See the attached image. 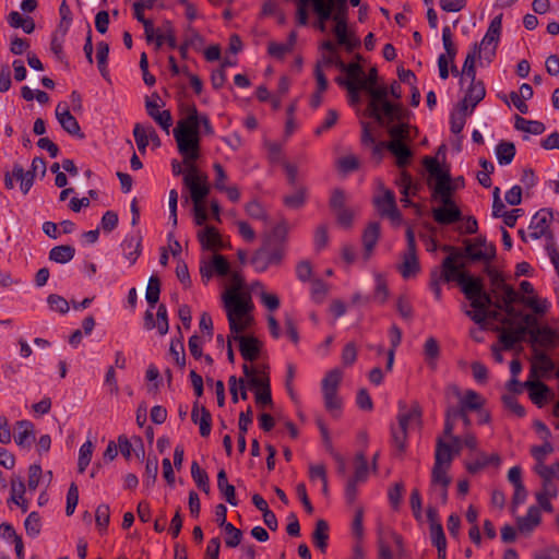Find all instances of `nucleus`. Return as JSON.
<instances>
[{
  "label": "nucleus",
  "mask_w": 559,
  "mask_h": 559,
  "mask_svg": "<svg viewBox=\"0 0 559 559\" xmlns=\"http://www.w3.org/2000/svg\"><path fill=\"white\" fill-rule=\"evenodd\" d=\"M309 8L317 16V27L321 32H325L328 22H333L332 32L337 45L346 51L352 52L360 46V39L348 29L347 0H299V8L296 10L298 25L308 24Z\"/></svg>",
  "instance_id": "1"
},
{
  "label": "nucleus",
  "mask_w": 559,
  "mask_h": 559,
  "mask_svg": "<svg viewBox=\"0 0 559 559\" xmlns=\"http://www.w3.org/2000/svg\"><path fill=\"white\" fill-rule=\"evenodd\" d=\"M200 116L195 106H191L185 118L177 122L174 138L183 162L200 158Z\"/></svg>",
  "instance_id": "2"
},
{
  "label": "nucleus",
  "mask_w": 559,
  "mask_h": 559,
  "mask_svg": "<svg viewBox=\"0 0 559 559\" xmlns=\"http://www.w3.org/2000/svg\"><path fill=\"white\" fill-rule=\"evenodd\" d=\"M222 299L231 334H240L253 324L254 305L250 295L238 296L234 290L224 292Z\"/></svg>",
  "instance_id": "3"
},
{
  "label": "nucleus",
  "mask_w": 559,
  "mask_h": 559,
  "mask_svg": "<svg viewBox=\"0 0 559 559\" xmlns=\"http://www.w3.org/2000/svg\"><path fill=\"white\" fill-rule=\"evenodd\" d=\"M500 311L501 309L497 308L495 310H490L489 307L486 311V321L488 319L500 321L503 326L497 328V331L500 332L499 340L502 343L504 349H511L513 346L521 342L527 333V325L531 322V316L526 314L522 318L521 321L515 322V318L519 316L516 312L515 316L502 317Z\"/></svg>",
  "instance_id": "4"
},
{
  "label": "nucleus",
  "mask_w": 559,
  "mask_h": 559,
  "mask_svg": "<svg viewBox=\"0 0 559 559\" xmlns=\"http://www.w3.org/2000/svg\"><path fill=\"white\" fill-rule=\"evenodd\" d=\"M370 96L369 109L371 116L381 124H389L402 117V107L399 103L388 100L389 92L385 86L365 87Z\"/></svg>",
  "instance_id": "5"
},
{
  "label": "nucleus",
  "mask_w": 559,
  "mask_h": 559,
  "mask_svg": "<svg viewBox=\"0 0 559 559\" xmlns=\"http://www.w3.org/2000/svg\"><path fill=\"white\" fill-rule=\"evenodd\" d=\"M462 293L471 301V307L474 309L465 310V314L476 324H485L487 308L495 304L492 297L484 290L481 281L477 278L475 282L465 285Z\"/></svg>",
  "instance_id": "6"
},
{
  "label": "nucleus",
  "mask_w": 559,
  "mask_h": 559,
  "mask_svg": "<svg viewBox=\"0 0 559 559\" xmlns=\"http://www.w3.org/2000/svg\"><path fill=\"white\" fill-rule=\"evenodd\" d=\"M197 160L198 159H191L189 162L182 160V164L186 166L183 183L190 192V198L193 202V205L204 203L205 198L210 193L207 176L199 170L198 166L195 165Z\"/></svg>",
  "instance_id": "7"
},
{
  "label": "nucleus",
  "mask_w": 559,
  "mask_h": 559,
  "mask_svg": "<svg viewBox=\"0 0 559 559\" xmlns=\"http://www.w3.org/2000/svg\"><path fill=\"white\" fill-rule=\"evenodd\" d=\"M424 165L429 173L430 178L435 180L433 185L429 182L431 198L445 197L448 193H453L455 186L451 181L450 174L441 168L437 158L426 156L424 158Z\"/></svg>",
  "instance_id": "8"
},
{
  "label": "nucleus",
  "mask_w": 559,
  "mask_h": 559,
  "mask_svg": "<svg viewBox=\"0 0 559 559\" xmlns=\"http://www.w3.org/2000/svg\"><path fill=\"white\" fill-rule=\"evenodd\" d=\"M444 250L451 251V254L442 262V274L440 277L445 282H456L463 290L465 285L475 282L477 278L462 271V265L457 264V261L463 257L459 250L449 246L444 247Z\"/></svg>",
  "instance_id": "9"
},
{
  "label": "nucleus",
  "mask_w": 559,
  "mask_h": 559,
  "mask_svg": "<svg viewBox=\"0 0 559 559\" xmlns=\"http://www.w3.org/2000/svg\"><path fill=\"white\" fill-rule=\"evenodd\" d=\"M343 372L335 368L330 370L322 380V394L324 406L333 416H338L342 407V400L337 394Z\"/></svg>",
  "instance_id": "10"
},
{
  "label": "nucleus",
  "mask_w": 559,
  "mask_h": 559,
  "mask_svg": "<svg viewBox=\"0 0 559 559\" xmlns=\"http://www.w3.org/2000/svg\"><path fill=\"white\" fill-rule=\"evenodd\" d=\"M452 194L453 193H448L445 197H432L433 201L441 204L432 209V217L435 222L440 225H451L462 218V212L455 204Z\"/></svg>",
  "instance_id": "11"
},
{
  "label": "nucleus",
  "mask_w": 559,
  "mask_h": 559,
  "mask_svg": "<svg viewBox=\"0 0 559 559\" xmlns=\"http://www.w3.org/2000/svg\"><path fill=\"white\" fill-rule=\"evenodd\" d=\"M374 205L381 216L388 217L395 226L402 224V214L397 209L395 194L390 189H381L373 198Z\"/></svg>",
  "instance_id": "12"
},
{
  "label": "nucleus",
  "mask_w": 559,
  "mask_h": 559,
  "mask_svg": "<svg viewBox=\"0 0 559 559\" xmlns=\"http://www.w3.org/2000/svg\"><path fill=\"white\" fill-rule=\"evenodd\" d=\"M407 248L403 255V263L400 266V272L404 278L415 276L419 270V262L416 255V241L415 234L411 226L406 229Z\"/></svg>",
  "instance_id": "13"
},
{
  "label": "nucleus",
  "mask_w": 559,
  "mask_h": 559,
  "mask_svg": "<svg viewBox=\"0 0 559 559\" xmlns=\"http://www.w3.org/2000/svg\"><path fill=\"white\" fill-rule=\"evenodd\" d=\"M502 14H499L491 20L484 38L480 44H477L479 53L484 51L485 57L489 60L496 55V49L500 40Z\"/></svg>",
  "instance_id": "14"
},
{
  "label": "nucleus",
  "mask_w": 559,
  "mask_h": 559,
  "mask_svg": "<svg viewBox=\"0 0 559 559\" xmlns=\"http://www.w3.org/2000/svg\"><path fill=\"white\" fill-rule=\"evenodd\" d=\"M283 255L284 251L281 247L271 248L269 245H264L254 252L251 258V264L257 272L262 273L266 271L270 265L278 264Z\"/></svg>",
  "instance_id": "15"
},
{
  "label": "nucleus",
  "mask_w": 559,
  "mask_h": 559,
  "mask_svg": "<svg viewBox=\"0 0 559 559\" xmlns=\"http://www.w3.org/2000/svg\"><path fill=\"white\" fill-rule=\"evenodd\" d=\"M336 67L340 71L345 68V62L341 59V57L336 53H323L321 58L317 61L314 68V78L318 83V87L320 91H325L328 88V80L324 74V70L331 67Z\"/></svg>",
  "instance_id": "16"
},
{
  "label": "nucleus",
  "mask_w": 559,
  "mask_h": 559,
  "mask_svg": "<svg viewBox=\"0 0 559 559\" xmlns=\"http://www.w3.org/2000/svg\"><path fill=\"white\" fill-rule=\"evenodd\" d=\"M421 424V408L418 403L407 405L405 402L399 403L397 425L412 430Z\"/></svg>",
  "instance_id": "17"
},
{
  "label": "nucleus",
  "mask_w": 559,
  "mask_h": 559,
  "mask_svg": "<svg viewBox=\"0 0 559 559\" xmlns=\"http://www.w3.org/2000/svg\"><path fill=\"white\" fill-rule=\"evenodd\" d=\"M466 255L474 261H490L496 254V248L492 243H488L485 238L478 237L473 241H466Z\"/></svg>",
  "instance_id": "18"
},
{
  "label": "nucleus",
  "mask_w": 559,
  "mask_h": 559,
  "mask_svg": "<svg viewBox=\"0 0 559 559\" xmlns=\"http://www.w3.org/2000/svg\"><path fill=\"white\" fill-rule=\"evenodd\" d=\"M552 219V212L548 209H542L535 213V215L531 219V224L528 226L530 234L528 236L532 239H539L544 236L552 239V235L549 233V224Z\"/></svg>",
  "instance_id": "19"
},
{
  "label": "nucleus",
  "mask_w": 559,
  "mask_h": 559,
  "mask_svg": "<svg viewBox=\"0 0 559 559\" xmlns=\"http://www.w3.org/2000/svg\"><path fill=\"white\" fill-rule=\"evenodd\" d=\"M492 293L498 299L495 302L496 308L503 310L510 317L516 314L513 304L516 301L518 293L512 286L503 282L501 286L499 285L496 289L492 290Z\"/></svg>",
  "instance_id": "20"
},
{
  "label": "nucleus",
  "mask_w": 559,
  "mask_h": 559,
  "mask_svg": "<svg viewBox=\"0 0 559 559\" xmlns=\"http://www.w3.org/2000/svg\"><path fill=\"white\" fill-rule=\"evenodd\" d=\"M485 95L486 90L484 83L474 79V81H471V85L459 105L462 106V110H469L473 112L474 108L484 99Z\"/></svg>",
  "instance_id": "21"
},
{
  "label": "nucleus",
  "mask_w": 559,
  "mask_h": 559,
  "mask_svg": "<svg viewBox=\"0 0 559 559\" xmlns=\"http://www.w3.org/2000/svg\"><path fill=\"white\" fill-rule=\"evenodd\" d=\"M449 391L459 397V402L464 411H479L485 404V400L474 390H467L463 395L456 385H450Z\"/></svg>",
  "instance_id": "22"
},
{
  "label": "nucleus",
  "mask_w": 559,
  "mask_h": 559,
  "mask_svg": "<svg viewBox=\"0 0 559 559\" xmlns=\"http://www.w3.org/2000/svg\"><path fill=\"white\" fill-rule=\"evenodd\" d=\"M233 338L239 342V350L245 360L253 361L260 353V342L253 336L233 334Z\"/></svg>",
  "instance_id": "23"
},
{
  "label": "nucleus",
  "mask_w": 559,
  "mask_h": 559,
  "mask_svg": "<svg viewBox=\"0 0 559 559\" xmlns=\"http://www.w3.org/2000/svg\"><path fill=\"white\" fill-rule=\"evenodd\" d=\"M540 521V508L532 506L528 508L526 515L516 519L518 530L522 534H530L539 525Z\"/></svg>",
  "instance_id": "24"
},
{
  "label": "nucleus",
  "mask_w": 559,
  "mask_h": 559,
  "mask_svg": "<svg viewBox=\"0 0 559 559\" xmlns=\"http://www.w3.org/2000/svg\"><path fill=\"white\" fill-rule=\"evenodd\" d=\"M191 419L194 424L199 425L200 435L202 437L210 436L212 429V415L204 406H200L198 402L193 405Z\"/></svg>",
  "instance_id": "25"
},
{
  "label": "nucleus",
  "mask_w": 559,
  "mask_h": 559,
  "mask_svg": "<svg viewBox=\"0 0 559 559\" xmlns=\"http://www.w3.org/2000/svg\"><path fill=\"white\" fill-rule=\"evenodd\" d=\"M147 115L160 126L163 130L169 133L173 124V117L169 110L159 111V106L156 102L147 99L145 103Z\"/></svg>",
  "instance_id": "26"
},
{
  "label": "nucleus",
  "mask_w": 559,
  "mask_h": 559,
  "mask_svg": "<svg viewBox=\"0 0 559 559\" xmlns=\"http://www.w3.org/2000/svg\"><path fill=\"white\" fill-rule=\"evenodd\" d=\"M251 389H255V402L259 406L264 407L272 404L270 378L263 377L252 379Z\"/></svg>",
  "instance_id": "27"
},
{
  "label": "nucleus",
  "mask_w": 559,
  "mask_h": 559,
  "mask_svg": "<svg viewBox=\"0 0 559 559\" xmlns=\"http://www.w3.org/2000/svg\"><path fill=\"white\" fill-rule=\"evenodd\" d=\"M14 440L22 448H29L35 440L34 425L29 420H20L16 424Z\"/></svg>",
  "instance_id": "28"
},
{
  "label": "nucleus",
  "mask_w": 559,
  "mask_h": 559,
  "mask_svg": "<svg viewBox=\"0 0 559 559\" xmlns=\"http://www.w3.org/2000/svg\"><path fill=\"white\" fill-rule=\"evenodd\" d=\"M198 239L202 248L206 250H215L223 246L221 236L213 226H204L203 229L199 230Z\"/></svg>",
  "instance_id": "29"
},
{
  "label": "nucleus",
  "mask_w": 559,
  "mask_h": 559,
  "mask_svg": "<svg viewBox=\"0 0 559 559\" xmlns=\"http://www.w3.org/2000/svg\"><path fill=\"white\" fill-rule=\"evenodd\" d=\"M386 147L396 158V165L400 168H403L406 165H408L413 156V153L411 148L405 144V142H402L400 140L390 141L388 142Z\"/></svg>",
  "instance_id": "30"
},
{
  "label": "nucleus",
  "mask_w": 559,
  "mask_h": 559,
  "mask_svg": "<svg viewBox=\"0 0 559 559\" xmlns=\"http://www.w3.org/2000/svg\"><path fill=\"white\" fill-rule=\"evenodd\" d=\"M454 456L452 445L439 437L436 442L435 464L450 466Z\"/></svg>",
  "instance_id": "31"
},
{
  "label": "nucleus",
  "mask_w": 559,
  "mask_h": 559,
  "mask_svg": "<svg viewBox=\"0 0 559 559\" xmlns=\"http://www.w3.org/2000/svg\"><path fill=\"white\" fill-rule=\"evenodd\" d=\"M123 254L129 260L130 264H133L139 254L141 247V237L138 234H131L126 237L121 243Z\"/></svg>",
  "instance_id": "32"
},
{
  "label": "nucleus",
  "mask_w": 559,
  "mask_h": 559,
  "mask_svg": "<svg viewBox=\"0 0 559 559\" xmlns=\"http://www.w3.org/2000/svg\"><path fill=\"white\" fill-rule=\"evenodd\" d=\"M342 72L346 73L347 79H343L338 76L336 79V82L340 85H347L348 83H356L360 84L364 79V69L359 63H345V68L341 70Z\"/></svg>",
  "instance_id": "33"
},
{
  "label": "nucleus",
  "mask_w": 559,
  "mask_h": 559,
  "mask_svg": "<svg viewBox=\"0 0 559 559\" xmlns=\"http://www.w3.org/2000/svg\"><path fill=\"white\" fill-rule=\"evenodd\" d=\"M380 236V226L378 223H371L365 229L362 235V243L365 247V258L368 260L371 255V252L379 239Z\"/></svg>",
  "instance_id": "34"
},
{
  "label": "nucleus",
  "mask_w": 559,
  "mask_h": 559,
  "mask_svg": "<svg viewBox=\"0 0 559 559\" xmlns=\"http://www.w3.org/2000/svg\"><path fill=\"white\" fill-rule=\"evenodd\" d=\"M217 487L221 493L224 496L226 501L231 506H237L238 500L236 498L235 487L227 480V474L224 469H221L217 474Z\"/></svg>",
  "instance_id": "35"
},
{
  "label": "nucleus",
  "mask_w": 559,
  "mask_h": 559,
  "mask_svg": "<svg viewBox=\"0 0 559 559\" xmlns=\"http://www.w3.org/2000/svg\"><path fill=\"white\" fill-rule=\"evenodd\" d=\"M329 539V525L324 520H318L312 533V542L321 551H325Z\"/></svg>",
  "instance_id": "36"
},
{
  "label": "nucleus",
  "mask_w": 559,
  "mask_h": 559,
  "mask_svg": "<svg viewBox=\"0 0 559 559\" xmlns=\"http://www.w3.org/2000/svg\"><path fill=\"white\" fill-rule=\"evenodd\" d=\"M389 337L391 347L388 350L386 370L391 371L394 364L395 350L402 341V331L399 326L393 324L389 330Z\"/></svg>",
  "instance_id": "37"
},
{
  "label": "nucleus",
  "mask_w": 559,
  "mask_h": 559,
  "mask_svg": "<svg viewBox=\"0 0 559 559\" xmlns=\"http://www.w3.org/2000/svg\"><path fill=\"white\" fill-rule=\"evenodd\" d=\"M75 254V249L69 245L56 246L49 251V259L56 263L70 262Z\"/></svg>",
  "instance_id": "38"
},
{
  "label": "nucleus",
  "mask_w": 559,
  "mask_h": 559,
  "mask_svg": "<svg viewBox=\"0 0 559 559\" xmlns=\"http://www.w3.org/2000/svg\"><path fill=\"white\" fill-rule=\"evenodd\" d=\"M479 55V48L477 44H474L464 61L461 82H463L464 79H469L471 81L476 79L475 60Z\"/></svg>",
  "instance_id": "39"
},
{
  "label": "nucleus",
  "mask_w": 559,
  "mask_h": 559,
  "mask_svg": "<svg viewBox=\"0 0 559 559\" xmlns=\"http://www.w3.org/2000/svg\"><path fill=\"white\" fill-rule=\"evenodd\" d=\"M514 127L516 130L535 135L544 133L546 129L543 122L536 120H527L521 116L515 117Z\"/></svg>",
  "instance_id": "40"
},
{
  "label": "nucleus",
  "mask_w": 559,
  "mask_h": 559,
  "mask_svg": "<svg viewBox=\"0 0 559 559\" xmlns=\"http://www.w3.org/2000/svg\"><path fill=\"white\" fill-rule=\"evenodd\" d=\"M524 385L530 391V397L533 401V403L537 404L538 406H542V404L546 400V395L548 392V388L540 381H526Z\"/></svg>",
  "instance_id": "41"
},
{
  "label": "nucleus",
  "mask_w": 559,
  "mask_h": 559,
  "mask_svg": "<svg viewBox=\"0 0 559 559\" xmlns=\"http://www.w3.org/2000/svg\"><path fill=\"white\" fill-rule=\"evenodd\" d=\"M500 459L497 454L487 455L485 453L478 454V456L466 464V468L469 473H477L484 467L490 464H499Z\"/></svg>",
  "instance_id": "42"
},
{
  "label": "nucleus",
  "mask_w": 559,
  "mask_h": 559,
  "mask_svg": "<svg viewBox=\"0 0 559 559\" xmlns=\"http://www.w3.org/2000/svg\"><path fill=\"white\" fill-rule=\"evenodd\" d=\"M515 155V146L512 142L501 141L496 146V156L500 165H509Z\"/></svg>",
  "instance_id": "43"
},
{
  "label": "nucleus",
  "mask_w": 559,
  "mask_h": 559,
  "mask_svg": "<svg viewBox=\"0 0 559 559\" xmlns=\"http://www.w3.org/2000/svg\"><path fill=\"white\" fill-rule=\"evenodd\" d=\"M144 9L145 8L143 7V4H141L139 1L133 4L134 16L140 23L143 24L145 38H146L147 43H152L154 34H155V27L151 20L144 17V14H143Z\"/></svg>",
  "instance_id": "44"
},
{
  "label": "nucleus",
  "mask_w": 559,
  "mask_h": 559,
  "mask_svg": "<svg viewBox=\"0 0 559 559\" xmlns=\"http://www.w3.org/2000/svg\"><path fill=\"white\" fill-rule=\"evenodd\" d=\"M450 466L433 464L431 474V484L433 488L448 487L451 483V478L448 476V469Z\"/></svg>",
  "instance_id": "45"
},
{
  "label": "nucleus",
  "mask_w": 559,
  "mask_h": 559,
  "mask_svg": "<svg viewBox=\"0 0 559 559\" xmlns=\"http://www.w3.org/2000/svg\"><path fill=\"white\" fill-rule=\"evenodd\" d=\"M191 476L203 492L209 493L210 492V483H209V476L207 473L202 469L199 464L193 461L191 464Z\"/></svg>",
  "instance_id": "46"
},
{
  "label": "nucleus",
  "mask_w": 559,
  "mask_h": 559,
  "mask_svg": "<svg viewBox=\"0 0 559 559\" xmlns=\"http://www.w3.org/2000/svg\"><path fill=\"white\" fill-rule=\"evenodd\" d=\"M61 128L70 135L84 139V133L81 131L78 120L70 114H63L62 119L58 120Z\"/></svg>",
  "instance_id": "47"
},
{
  "label": "nucleus",
  "mask_w": 559,
  "mask_h": 559,
  "mask_svg": "<svg viewBox=\"0 0 559 559\" xmlns=\"http://www.w3.org/2000/svg\"><path fill=\"white\" fill-rule=\"evenodd\" d=\"M472 112L469 110H462V106L459 105L457 109L451 114L450 117V124H451V131L454 134H459L462 132L465 122H466V116L471 115Z\"/></svg>",
  "instance_id": "48"
},
{
  "label": "nucleus",
  "mask_w": 559,
  "mask_h": 559,
  "mask_svg": "<svg viewBox=\"0 0 559 559\" xmlns=\"http://www.w3.org/2000/svg\"><path fill=\"white\" fill-rule=\"evenodd\" d=\"M430 538L438 552H447V539L441 524L430 525Z\"/></svg>",
  "instance_id": "49"
},
{
  "label": "nucleus",
  "mask_w": 559,
  "mask_h": 559,
  "mask_svg": "<svg viewBox=\"0 0 559 559\" xmlns=\"http://www.w3.org/2000/svg\"><path fill=\"white\" fill-rule=\"evenodd\" d=\"M160 294V282L155 275H152L148 280L145 298L148 305L153 308L159 299Z\"/></svg>",
  "instance_id": "50"
},
{
  "label": "nucleus",
  "mask_w": 559,
  "mask_h": 559,
  "mask_svg": "<svg viewBox=\"0 0 559 559\" xmlns=\"http://www.w3.org/2000/svg\"><path fill=\"white\" fill-rule=\"evenodd\" d=\"M93 443L87 440L84 442L79 450V460H78V469L80 473H83L88 466L92 454H93Z\"/></svg>",
  "instance_id": "51"
},
{
  "label": "nucleus",
  "mask_w": 559,
  "mask_h": 559,
  "mask_svg": "<svg viewBox=\"0 0 559 559\" xmlns=\"http://www.w3.org/2000/svg\"><path fill=\"white\" fill-rule=\"evenodd\" d=\"M396 185L402 195H414L417 192V186L414 185L412 176L405 170L401 171L400 177L396 180Z\"/></svg>",
  "instance_id": "52"
},
{
  "label": "nucleus",
  "mask_w": 559,
  "mask_h": 559,
  "mask_svg": "<svg viewBox=\"0 0 559 559\" xmlns=\"http://www.w3.org/2000/svg\"><path fill=\"white\" fill-rule=\"evenodd\" d=\"M374 300L384 304L389 297V289L384 276L381 273H374Z\"/></svg>",
  "instance_id": "53"
},
{
  "label": "nucleus",
  "mask_w": 559,
  "mask_h": 559,
  "mask_svg": "<svg viewBox=\"0 0 559 559\" xmlns=\"http://www.w3.org/2000/svg\"><path fill=\"white\" fill-rule=\"evenodd\" d=\"M368 476V463L362 452L356 454V466L354 475L350 477L359 483L366 481Z\"/></svg>",
  "instance_id": "54"
},
{
  "label": "nucleus",
  "mask_w": 559,
  "mask_h": 559,
  "mask_svg": "<svg viewBox=\"0 0 559 559\" xmlns=\"http://www.w3.org/2000/svg\"><path fill=\"white\" fill-rule=\"evenodd\" d=\"M535 369H540L544 372L551 371L554 369V362L546 353L536 350L534 356L532 376H534Z\"/></svg>",
  "instance_id": "55"
},
{
  "label": "nucleus",
  "mask_w": 559,
  "mask_h": 559,
  "mask_svg": "<svg viewBox=\"0 0 559 559\" xmlns=\"http://www.w3.org/2000/svg\"><path fill=\"white\" fill-rule=\"evenodd\" d=\"M408 431L399 425L391 428L392 443L400 452L405 451Z\"/></svg>",
  "instance_id": "56"
},
{
  "label": "nucleus",
  "mask_w": 559,
  "mask_h": 559,
  "mask_svg": "<svg viewBox=\"0 0 559 559\" xmlns=\"http://www.w3.org/2000/svg\"><path fill=\"white\" fill-rule=\"evenodd\" d=\"M24 526L28 536L33 538L38 536L41 528L39 514L37 512H31L24 522Z\"/></svg>",
  "instance_id": "57"
},
{
  "label": "nucleus",
  "mask_w": 559,
  "mask_h": 559,
  "mask_svg": "<svg viewBox=\"0 0 559 559\" xmlns=\"http://www.w3.org/2000/svg\"><path fill=\"white\" fill-rule=\"evenodd\" d=\"M535 471L544 481H551L552 478L559 476V462L551 466L545 465L544 462L537 463Z\"/></svg>",
  "instance_id": "58"
},
{
  "label": "nucleus",
  "mask_w": 559,
  "mask_h": 559,
  "mask_svg": "<svg viewBox=\"0 0 559 559\" xmlns=\"http://www.w3.org/2000/svg\"><path fill=\"white\" fill-rule=\"evenodd\" d=\"M158 474V459L148 457L145 465L144 484L151 486L155 483Z\"/></svg>",
  "instance_id": "59"
},
{
  "label": "nucleus",
  "mask_w": 559,
  "mask_h": 559,
  "mask_svg": "<svg viewBox=\"0 0 559 559\" xmlns=\"http://www.w3.org/2000/svg\"><path fill=\"white\" fill-rule=\"evenodd\" d=\"M48 306L51 310L64 314L69 311V302L60 295L51 294L47 298Z\"/></svg>",
  "instance_id": "60"
},
{
  "label": "nucleus",
  "mask_w": 559,
  "mask_h": 559,
  "mask_svg": "<svg viewBox=\"0 0 559 559\" xmlns=\"http://www.w3.org/2000/svg\"><path fill=\"white\" fill-rule=\"evenodd\" d=\"M212 260V269H214V273L218 276H227L230 273L229 262L225 259V257L221 254H214L211 258Z\"/></svg>",
  "instance_id": "61"
},
{
  "label": "nucleus",
  "mask_w": 559,
  "mask_h": 559,
  "mask_svg": "<svg viewBox=\"0 0 559 559\" xmlns=\"http://www.w3.org/2000/svg\"><path fill=\"white\" fill-rule=\"evenodd\" d=\"M306 200V190L304 188H299L293 193L286 195L284 198V203L286 206L290 209H299L304 205Z\"/></svg>",
  "instance_id": "62"
},
{
  "label": "nucleus",
  "mask_w": 559,
  "mask_h": 559,
  "mask_svg": "<svg viewBox=\"0 0 559 559\" xmlns=\"http://www.w3.org/2000/svg\"><path fill=\"white\" fill-rule=\"evenodd\" d=\"M96 525L99 531H105L110 520V509L108 504H99L95 512Z\"/></svg>",
  "instance_id": "63"
},
{
  "label": "nucleus",
  "mask_w": 559,
  "mask_h": 559,
  "mask_svg": "<svg viewBox=\"0 0 559 559\" xmlns=\"http://www.w3.org/2000/svg\"><path fill=\"white\" fill-rule=\"evenodd\" d=\"M411 128L408 124L405 123H399L395 126H392L389 129V134L391 136V141L400 140L402 142H405L406 140L411 139Z\"/></svg>",
  "instance_id": "64"
}]
</instances>
